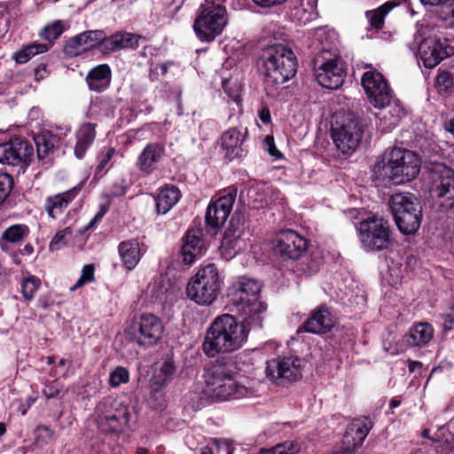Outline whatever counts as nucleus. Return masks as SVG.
Wrapping results in <instances>:
<instances>
[{"instance_id": "24", "label": "nucleus", "mask_w": 454, "mask_h": 454, "mask_svg": "<svg viewBox=\"0 0 454 454\" xmlns=\"http://www.w3.org/2000/svg\"><path fill=\"white\" fill-rule=\"evenodd\" d=\"M82 185H77L64 192L58 193L46 198L44 209L51 218H57L62 215L69 203L73 201L80 192Z\"/></svg>"}, {"instance_id": "42", "label": "nucleus", "mask_w": 454, "mask_h": 454, "mask_svg": "<svg viewBox=\"0 0 454 454\" xmlns=\"http://www.w3.org/2000/svg\"><path fill=\"white\" fill-rule=\"evenodd\" d=\"M158 378L164 383L174 376L176 373V366L171 359H166L159 364Z\"/></svg>"}, {"instance_id": "61", "label": "nucleus", "mask_w": 454, "mask_h": 454, "mask_svg": "<svg viewBox=\"0 0 454 454\" xmlns=\"http://www.w3.org/2000/svg\"><path fill=\"white\" fill-rule=\"evenodd\" d=\"M421 366H422V364L420 362L411 361L409 363V369L411 372H414L417 368H419Z\"/></svg>"}, {"instance_id": "30", "label": "nucleus", "mask_w": 454, "mask_h": 454, "mask_svg": "<svg viewBox=\"0 0 454 454\" xmlns=\"http://www.w3.org/2000/svg\"><path fill=\"white\" fill-rule=\"evenodd\" d=\"M140 36L129 32H120L107 37L104 41V51L114 52L125 48H137Z\"/></svg>"}, {"instance_id": "33", "label": "nucleus", "mask_w": 454, "mask_h": 454, "mask_svg": "<svg viewBox=\"0 0 454 454\" xmlns=\"http://www.w3.org/2000/svg\"><path fill=\"white\" fill-rule=\"evenodd\" d=\"M121 260L128 270L134 269L140 261L141 253L137 239L122 241L118 246Z\"/></svg>"}, {"instance_id": "32", "label": "nucleus", "mask_w": 454, "mask_h": 454, "mask_svg": "<svg viewBox=\"0 0 454 454\" xmlns=\"http://www.w3.org/2000/svg\"><path fill=\"white\" fill-rule=\"evenodd\" d=\"M129 421V415L126 408L118 412H107L98 417V423L102 430L106 433H116L121 430L123 425Z\"/></svg>"}, {"instance_id": "26", "label": "nucleus", "mask_w": 454, "mask_h": 454, "mask_svg": "<svg viewBox=\"0 0 454 454\" xmlns=\"http://www.w3.org/2000/svg\"><path fill=\"white\" fill-rule=\"evenodd\" d=\"M333 326V320L330 311L326 308L321 307L312 312L311 316L304 322L299 331L303 329L307 333L323 334L331 331Z\"/></svg>"}, {"instance_id": "20", "label": "nucleus", "mask_w": 454, "mask_h": 454, "mask_svg": "<svg viewBox=\"0 0 454 454\" xmlns=\"http://www.w3.org/2000/svg\"><path fill=\"white\" fill-rule=\"evenodd\" d=\"M236 199V191L229 190L215 201L210 203L206 213L207 225L216 228L222 225L230 215Z\"/></svg>"}, {"instance_id": "22", "label": "nucleus", "mask_w": 454, "mask_h": 454, "mask_svg": "<svg viewBox=\"0 0 454 454\" xmlns=\"http://www.w3.org/2000/svg\"><path fill=\"white\" fill-rule=\"evenodd\" d=\"M200 229H189L182 239L180 254L183 262L190 265L201 256L204 249Z\"/></svg>"}, {"instance_id": "64", "label": "nucleus", "mask_w": 454, "mask_h": 454, "mask_svg": "<svg viewBox=\"0 0 454 454\" xmlns=\"http://www.w3.org/2000/svg\"><path fill=\"white\" fill-rule=\"evenodd\" d=\"M24 251H25L27 254H31L34 252L33 246H32V245H30V244H27V245L24 247Z\"/></svg>"}, {"instance_id": "45", "label": "nucleus", "mask_w": 454, "mask_h": 454, "mask_svg": "<svg viewBox=\"0 0 454 454\" xmlns=\"http://www.w3.org/2000/svg\"><path fill=\"white\" fill-rule=\"evenodd\" d=\"M298 2L299 4L294 6V16H299L302 12L308 15L305 21L309 20L316 10L317 0H298Z\"/></svg>"}, {"instance_id": "6", "label": "nucleus", "mask_w": 454, "mask_h": 454, "mask_svg": "<svg viewBox=\"0 0 454 454\" xmlns=\"http://www.w3.org/2000/svg\"><path fill=\"white\" fill-rule=\"evenodd\" d=\"M312 62L315 77L322 87L337 90L342 85L346 68L336 50L322 46Z\"/></svg>"}, {"instance_id": "2", "label": "nucleus", "mask_w": 454, "mask_h": 454, "mask_svg": "<svg viewBox=\"0 0 454 454\" xmlns=\"http://www.w3.org/2000/svg\"><path fill=\"white\" fill-rule=\"evenodd\" d=\"M247 325L245 321L239 324L230 314L218 316L207 329L202 343L206 356L214 357L220 353H230L240 348L247 339V333L255 330Z\"/></svg>"}, {"instance_id": "21", "label": "nucleus", "mask_w": 454, "mask_h": 454, "mask_svg": "<svg viewBox=\"0 0 454 454\" xmlns=\"http://www.w3.org/2000/svg\"><path fill=\"white\" fill-rule=\"evenodd\" d=\"M244 224L239 218L232 217L222 240V249L230 255H236L247 247Z\"/></svg>"}, {"instance_id": "15", "label": "nucleus", "mask_w": 454, "mask_h": 454, "mask_svg": "<svg viewBox=\"0 0 454 454\" xmlns=\"http://www.w3.org/2000/svg\"><path fill=\"white\" fill-rule=\"evenodd\" d=\"M360 239L370 250H382L390 243V229L387 221L376 216L369 217L360 223Z\"/></svg>"}, {"instance_id": "25", "label": "nucleus", "mask_w": 454, "mask_h": 454, "mask_svg": "<svg viewBox=\"0 0 454 454\" xmlns=\"http://www.w3.org/2000/svg\"><path fill=\"white\" fill-rule=\"evenodd\" d=\"M247 134V130L245 134H242L239 129L232 128L222 135L221 146L224 151L225 158L229 160H233L244 155L243 142Z\"/></svg>"}, {"instance_id": "10", "label": "nucleus", "mask_w": 454, "mask_h": 454, "mask_svg": "<svg viewBox=\"0 0 454 454\" xmlns=\"http://www.w3.org/2000/svg\"><path fill=\"white\" fill-rule=\"evenodd\" d=\"M420 166V160L415 153L393 148L388 154L385 172L394 184H401L413 180L419 175Z\"/></svg>"}, {"instance_id": "35", "label": "nucleus", "mask_w": 454, "mask_h": 454, "mask_svg": "<svg viewBox=\"0 0 454 454\" xmlns=\"http://www.w3.org/2000/svg\"><path fill=\"white\" fill-rule=\"evenodd\" d=\"M398 5L399 2H397V0H391L386 2L377 9L367 11L365 16L371 27L376 30L383 28L385 17Z\"/></svg>"}, {"instance_id": "18", "label": "nucleus", "mask_w": 454, "mask_h": 454, "mask_svg": "<svg viewBox=\"0 0 454 454\" xmlns=\"http://www.w3.org/2000/svg\"><path fill=\"white\" fill-rule=\"evenodd\" d=\"M307 247V240L303 237L293 230H286L277 237L273 249L283 260H297Z\"/></svg>"}, {"instance_id": "16", "label": "nucleus", "mask_w": 454, "mask_h": 454, "mask_svg": "<svg viewBox=\"0 0 454 454\" xmlns=\"http://www.w3.org/2000/svg\"><path fill=\"white\" fill-rule=\"evenodd\" d=\"M361 83L369 102L375 108L383 109L390 105L393 92L387 82L380 72L373 69L364 73Z\"/></svg>"}, {"instance_id": "52", "label": "nucleus", "mask_w": 454, "mask_h": 454, "mask_svg": "<svg viewBox=\"0 0 454 454\" xmlns=\"http://www.w3.org/2000/svg\"><path fill=\"white\" fill-rule=\"evenodd\" d=\"M264 142L268 145V151L271 156L277 159H279L282 156L280 152L276 148L274 145V139L272 137L267 136L264 139Z\"/></svg>"}, {"instance_id": "41", "label": "nucleus", "mask_w": 454, "mask_h": 454, "mask_svg": "<svg viewBox=\"0 0 454 454\" xmlns=\"http://www.w3.org/2000/svg\"><path fill=\"white\" fill-rule=\"evenodd\" d=\"M64 30L65 26L63 22L61 20H55L51 24L45 26L41 31L40 35L43 39L51 42L59 37Z\"/></svg>"}, {"instance_id": "11", "label": "nucleus", "mask_w": 454, "mask_h": 454, "mask_svg": "<svg viewBox=\"0 0 454 454\" xmlns=\"http://www.w3.org/2000/svg\"><path fill=\"white\" fill-rule=\"evenodd\" d=\"M364 134V125L353 114L344 115L332 129V137L337 149L350 155L358 147Z\"/></svg>"}, {"instance_id": "53", "label": "nucleus", "mask_w": 454, "mask_h": 454, "mask_svg": "<svg viewBox=\"0 0 454 454\" xmlns=\"http://www.w3.org/2000/svg\"><path fill=\"white\" fill-rule=\"evenodd\" d=\"M449 2L450 0H420V3L425 6L437 7L439 12Z\"/></svg>"}, {"instance_id": "19", "label": "nucleus", "mask_w": 454, "mask_h": 454, "mask_svg": "<svg viewBox=\"0 0 454 454\" xmlns=\"http://www.w3.org/2000/svg\"><path fill=\"white\" fill-rule=\"evenodd\" d=\"M106 33L104 30H88L70 38L64 46L68 56H77L101 44L104 48Z\"/></svg>"}, {"instance_id": "27", "label": "nucleus", "mask_w": 454, "mask_h": 454, "mask_svg": "<svg viewBox=\"0 0 454 454\" xmlns=\"http://www.w3.org/2000/svg\"><path fill=\"white\" fill-rule=\"evenodd\" d=\"M371 428L372 422L366 417L353 420L343 437V442L356 449L363 444Z\"/></svg>"}, {"instance_id": "56", "label": "nucleus", "mask_w": 454, "mask_h": 454, "mask_svg": "<svg viewBox=\"0 0 454 454\" xmlns=\"http://www.w3.org/2000/svg\"><path fill=\"white\" fill-rule=\"evenodd\" d=\"M210 442L214 445H215L218 449L222 447V445L224 446L227 454H232L233 450L231 449L230 445L228 444L227 441H223L217 438H212L210 440Z\"/></svg>"}, {"instance_id": "13", "label": "nucleus", "mask_w": 454, "mask_h": 454, "mask_svg": "<svg viewBox=\"0 0 454 454\" xmlns=\"http://www.w3.org/2000/svg\"><path fill=\"white\" fill-rule=\"evenodd\" d=\"M431 192L439 200L442 211L454 207V170L443 164H434L430 168Z\"/></svg>"}, {"instance_id": "36", "label": "nucleus", "mask_w": 454, "mask_h": 454, "mask_svg": "<svg viewBox=\"0 0 454 454\" xmlns=\"http://www.w3.org/2000/svg\"><path fill=\"white\" fill-rule=\"evenodd\" d=\"M34 141L36 145L37 157L39 160H43L53 153L59 143V138L50 131H43L37 134L34 137Z\"/></svg>"}, {"instance_id": "49", "label": "nucleus", "mask_w": 454, "mask_h": 454, "mask_svg": "<svg viewBox=\"0 0 454 454\" xmlns=\"http://www.w3.org/2000/svg\"><path fill=\"white\" fill-rule=\"evenodd\" d=\"M61 390L62 385L55 380L45 385L43 394L47 399H51L57 397Z\"/></svg>"}, {"instance_id": "12", "label": "nucleus", "mask_w": 454, "mask_h": 454, "mask_svg": "<svg viewBox=\"0 0 454 454\" xmlns=\"http://www.w3.org/2000/svg\"><path fill=\"white\" fill-rule=\"evenodd\" d=\"M163 329L162 322L158 317L143 314L125 330V335L129 340L141 347H151L161 339Z\"/></svg>"}, {"instance_id": "58", "label": "nucleus", "mask_w": 454, "mask_h": 454, "mask_svg": "<svg viewBox=\"0 0 454 454\" xmlns=\"http://www.w3.org/2000/svg\"><path fill=\"white\" fill-rule=\"evenodd\" d=\"M260 120L264 123L268 124L270 121V112L268 108H262L259 113Z\"/></svg>"}, {"instance_id": "38", "label": "nucleus", "mask_w": 454, "mask_h": 454, "mask_svg": "<svg viewBox=\"0 0 454 454\" xmlns=\"http://www.w3.org/2000/svg\"><path fill=\"white\" fill-rule=\"evenodd\" d=\"M29 229L27 225L13 224L4 231L2 239L11 243H17L27 237Z\"/></svg>"}, {"instance_id": "14", "label": "nucleus", "mask_w": 454, "mask_h": 454, "mask_svg": "<svg viewBox=\"0 0 454 454\" xmlns=\"http://www.w3.org/2000/svg\"><path fill=\"white\" fill-rule=\"evenodd\" d=\"M305 363L294 356L278 357L270 360L266 366V377L274 384L285 386L299 380L302 377Z\"/></svg>"}, {"instance_id": "39", "label": "nucleus", "mask_w": 454, "mask_h": 454, "mask_svg": "<svg viewBox=\"0 0 454 454\" xmlns=\"http://www.w3.org/2000/svg\"><path fill=\"white\" fill-rule=\"evenodd\" d=\"M299 450L300 445L297 442L287 441L270 449H262L258 454H296Z\"/></svg>"}, {"instance_id": "37", "label": "nucleus", "mask_w": 454, "mask_h": 454, "mask_svg": "<svg viewBox=\"0 0 454 454\" xmlns=\"http://www.w3.org/2000/svg\"><path fill=\"white\" fill-rule=\"evenodd\" d=\"M48 49V45L44 43H31L15 52L13 59L17 63L24 64L36 54L46 52Z\"/></svg>"}, {"instance_id": "40", "label": "nucleus", "mask_w": 454, "mask_h": 454, "mask_svg": "<svg viewBox=\"0 0 454 454\" xmlns=\"http://www.w3.org/2000/svg\"><path fill=\"white\" fill-rule=\"evenodd\" d=\"M41 286V280L35 276H29L21 281V292L27 301H31Z\"/></svg>"}, {"instance_id": "9", "label": "nucleus", "mask_w": 454, "mask_h": 454, "mask_svg": "<svg viewBox=\"0 0 454 454\" xmlns=\"http://www.w3.org/2000/svg\"><path fill=\"white\" fill-rule=\"evenodd\" d=\"M416 27L413 40L408 43V46L418 54L425 67L433 68L447 57V52L440 40L433 36V27L418 23Z\"/></svg>"}, {"instance_id": "50", "label": "nucleus", "mask_w": 454, "mask_h": 454, "mask_svg": "<svg viewBox=\"0 0 454 454\" xmlns=\"http://www.w3.org/2000/svg\"><path fill=\"white\" fill-rule=\"evenodd\" d=\"M439 17L445 21L450 20V24L454 26V0H450L446 6L441 10Z\"/></svg>"}, {"instance_id": "46", "label": "nucleus", "mask_w": 454, "mask_h": 454, "mask_svg": "<svg viewBox=\"0 0 454 454\" xmlns=\"http://www.w3.org/2000/svg\"><path fill=\"white\" fill-rule=\"evenodd\" d=\"M129 372L124 367H117L114 372H111L109 377V382L112 387H119L121 383H126L129 380Z\"/></svg>"}, {"instance_id": "4", "label": "nucleus", "mask_w": 454, "mask_h": 454, "mask_svg": "<svg viewBox=\"0 0 454 454\" xmlns=\"http://www.w3.org/2000/svg\"><path fill=\"white\" fill-rule=\"evenodd\" d=\"M229 21L223 0H205L198 10L193 30L201 42L210 43L219 36Z\"/></svg>"}, {"instance_id": "62", "label": "nucleus", "mask_w": 454, "mask_h": 454, "mask_svg": "<svg viewBox=\"0 0 454 454\" xmlns=\"http://www.w3.org/2000/svg\"><path fill=\"white\" fill-rule=\"evenodd\" d=\"M42 72H46V69L43 66H39L35 69L36 78H43Z\"/></svg>"}, {"instance_id": "59", "label": "nucleus", "mask_w": 454, "mask_h": 454, "mask_svg": "<svg viewBox=\"0 0 454 454\" xmlns=\"http://www.w3.org/2000/svg\"><path fill=\"white\" fill-rule=\"evenodd\" d=\"M106 211L105 210H101L100 212H98L93 219L90 220V222L89 223L88 226L86 227V230H89L90 228H91L92 226H94V224L102 218V216L105 215Z\"/></svg>"}, {"instance_id": "28", "label": "nucleus", "mask_w": 454, "mask_h": 454, "mask_svg": "<svg viewBox=\"0 0 454 454\" xmlns=\"http://www.w3.org/2000/svg\"><path fill=\"white\" fill-rule=\"evenodd\" d=\"M112 71L107 64H100L91 68L86 76V82L90 90L103 92L111 83Z\"/></svg>"}, {"instance_id": "57", "label": "nucleus", "mask_w": 454, "mask_h": 454, "mask_svg": "<svg viewBox=\"0 0 454 454\" xmlns=\"http://www.w3.org/2000/svg\"><path fill=\"white\" fill-rule=\"evenodd\" d=\"M36 431L38 432V434H45V436L49 439H51L53 436V431L48 426L45 425L38 426Z\"/></svg>"}, {"instance_id": "60", "label": "nucleus", "mask_w": 454, "mask_h": 454, "mask_svg": "<svg viewBox=\"0 0 454 454\" xmlns=\"http://www.w3.org/2000/svg\"><path fill=\"white\" fill-rule=\"evenodd\" d=\"M445 129L454 135V114L453 117L448 120L444 124Z\"/></svg>"}, {"instance_id": "23", "label": "nucleus", "mask_w": 454, "mask_h": 454, "mask_svg": "<svg viewBox=\"0 0 454 454\" xmlns=\"http://www.w3.org/2000/svg\"><path fill=\"white\" fill-rule=\"evenodd\" d=\"M164 153V145L159 143L148 144L140 153L137 158V167L144 174L149 175L153 173L161 161Z\"/></svg>"}, {"instance_id": "8", "label": "nucleus", "mask_w": 454, "mask_h": 454, "mask_svg": "<svg viewBox=\"0 0 454 454\" xmlns=\"http://www.w3.org/2000/svg\"><path fill=\"white\" fill-rule=\"evenodd\" d=\"M221 279L213 263L201 267L187 285V296L200 305H210L218 296Z\"/></svg>"}, {"instance_id": "34", "label": "nucleus", "mask_w": 454, "mask_h": 454, "mask_svg": "<svg viewBox=\"0 0 454 454\" xmlns=\"http://www.w3.org/2000/svg\"><path fill=\"white\" fill-rule=\"evenodd\" d=\"M180 196L181 192L176 186L166 185L163 187L155 198L158 214L168 213L177 203Z\"/></svg>"}, {"instance_id": "1", "label": "nucleus", "mask_w": 454, "mask_h": 454, "mask_svg": "<svg viewBox=\"0 0 454 454\" xmlns=\"http://www.w3.org/2000/svg\"><path fill=\"white\" fill-rule=\"evenodd\" d=\"M239 372L231 357L215 360L207 371L203 395L215 402L253 395L254 388Z\"/></svg>"}, {"instance_id": "7", "label": "nucleus", "mask_w": 454, "mask_h": 454, "mask_svg": "<svg viewBox=\"0 0 454 454\" xmlns=\"http://www.w3.org/2000/svg\"><path fill=\"white\" fill-rule=\"evenodd\" d=\"M389 207L399 231L405 234H414L422 220V206L418 198L410 192L393 194Z\"/></svg>"}, {"instance_id": "3", "label": "nucleus", "mask_w": 454, "mask_h": 454, "mask_svg": "<svg viewBox=\"0 0 454 454\" xmlns=\"http://www.w3.org/2000/svg\"><path fill=\"white\" fill-rule=\"evenodd\" d=\"M258 67L264 76L268 94H272L270 87L280 85L296 74L297 61L294 53L284 44H274L262 51Z\"/></svg>"}, {"instance_id": "29", "label": "nucleus", "mask_w": 454, "mask_h": 454, "mask_svg": "<svg viewBox=\"0 0 454 454\" xmlns=\"http://www.w3.org/2000/svg\"><path fill=\"white\" fill-rule=\"evenodd\" d=\"M433 336V326L429 323L419 322L410 328L403 339L411 347H422L429 343Z\"/></svg>"}, {"instance_id": "5", "label": "nucleus", "mask_w": 454, "mask_h": 454, "mask_svg": "<svg viewBox=\"0 0 454 454\" xmlns=\"http://www.w3.org/2000/svg\"><path fill=\"white\" fill-rule=\"evenodd\" d=\"M261 285L253 278H240L235 291V301L241 306L244 321L252 328H262L266 304L260 301Z\"/></svg>"}, {"instance_id": "63", "label": "nucleus", "mask_w": 454, "mask_h": 454, "mask_svg": "<svg viewBox=\"0 0 454 454\" xmlns=\"http://www.w3.org/2000/svg\"><path fill=\"white\" fill-rule=\"evenodd\" d=\"M200 454H214L211 448L204 446L200 450Z\"/></svg>"}, {"instance_id": "51", "label": "nucleus", "mask_w": 454, "mask_h": 454, "mask_svg": "<svg viewBox=\"0 0 454 454\" xmlns=\"http://www.w3.org/2000/svg\"><path fill=\"white\" fill-rule=\"evenodd\" d=\"M114 153H115V149L113 147L108 148L106 150V153L102 155V157L99 160V163L96 168V172H95L96 176L101 175V172L104 170L105 167L107 165V163L112 159V157L114 156Z\"/></svg>"}, {"instance_id": "43", "label": "nucleus", "mask_w": 454, "mask_h": 454, "mask_svg": "<svg viewBox=\"0 0 454 454\" xmlns=\"http://www.w3.org/2000/svg\"><path fill=\"white\" fill-rule=\"evenodd\" d=\"M13 188V178L7 173H0V205L7 199Z\"/></svg>"}, {"instance_id": "48", "label": "nucleus", "mask_w": 454, "mask_h": 454, "mask_svg": "<svg viewBox=\"0 0 454 454\" xmlns=\"http://www.w3.org/2000/svg\"><path fill=\"white\" fill-rule=\"evenodd\" d=\"M71 235L72 229L70 227H67L64 230L58 231L50 243V249L59 250L67 243L66 238Z\"/></svg>"}, {"instance_id": "31", "label": "nucleus", "mask_w": 454, "mask_h": 454, "mask_svg": "<svg viewBox=\"0 0 454 454\" xmlns=\"http://www.w3.org/2000/svg\"><path fill=\"white\" fill-rule=\"evenodd\" d=\"M75 137L74 155L78 159H82L96 137V124H82L76 131Z\"/></svg>"}, {"instance_id": "44", "label": "nucleus", "mask_w": 454, "mask_h": 454, "mask_svg": "<svg viewBox=\"0 0 454 454\" xmlns=\"http://www.w3.org/2000/svg\"><path fill=\"white\" fill-rule=\"evenodd\" d=\"M453 84V78L447 71H440L436 76L435 85L440 94H445Z\"/></svg>"}, {"instance_id": "17", "label": "nucleus", "mask_w": 454, "mask_h": 454, "mask_svg": "<svg viewBox=\"0 0 454 454\" xmlns=\"http://www.w3.org/2000/svg\"><path fill=\"white\" fill-rule=\"evenodd\" d=\"M34 154L30 142L17 137L0 145V162L12 166L26 168Z\"/></svg>"}, {"instance_id": "55", "label": "nucleus", "mask_w": 454, "mask_h": 454, "mask_svg": "<svg viewBox=\"0 0 454 454\" xmlns=\"http://www.w3.org/2000/svg\"><path fill=\"white\" fill-rule=\"evenodd\" d=\"M443 319V328L445 331H450L452 329L454 325V315L450 313L445 314L442 316Z\"/></svg>"}, {"instance_id": "47", "label": "nucleus", "mask_w": 454, "mask_h": 454, "mask_svg": "<svg viewBox=\"0 0 454 454\" xmlns=\"http://www.w3.org/2000/svg\"><path fill=\"white\" fill-rule=\"evenodd\" d=\"M94 279V267L92 264L84 265L82 270V275L76 283L70 287L71 291H74L77 288L82 286L85 283L91 282Z\"/></svg>"}, {"instance_id": "54", "label": "nucleus", "mask_w": 454, "mask_h": 454, "mask_svg": "<svg viewBox=\"0 0 454 454\" xmlns=\"http://www.w3.org/2000/svg\"><path fill=\"white\" fill-rule=\"evenodd\" d=\"M256 5L263 8L278 5L286 2V0H252Z\"/></svg>"}]
</instances>
